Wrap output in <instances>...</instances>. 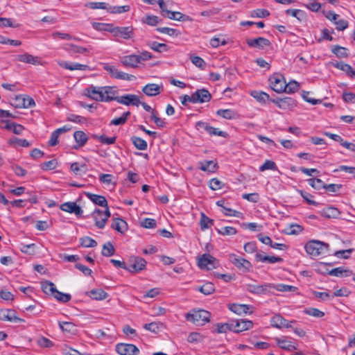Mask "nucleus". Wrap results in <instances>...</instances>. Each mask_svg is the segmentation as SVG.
Listing matches in <instances>:
<instances>
[{"label":"nucleus","mask_w":355,"mask_h":355,"mask_svg":"<svg viewBox=\"0 0 355 355\" xmlns=\"http://www.w3.org/2000/svg\"><path fill=\"white\" fill-rule=\"evenodd\" d=\"M199 164L200 169L203 171L214 173L217 169V164L212 160L200 162Z\"/></svg>","instance_id":"nucleus-25"},{"label":"nucleus","mask_w":355,"mask_h":355,"mask_svg":"<svg viewBox=\"0 0 355 355\" xmlns=\"http://www.w3.org/2000/svg\"><path fill=\"white\" fill-rule=\"evenodd\" d=\"M148 46L155 51L162 53L168 51V46L164 43H159L157 42H149L148 43Z\"/></svg>","instance_id":"nucleus-33"},{"label":"nucleus","mask_w":355,"mask_h":355,"mask_svg":"<svg viewBox=\"0 0 355 355\" xmlns=\"http://www.w3.org/2000/svg\"><path fill=\"white\" fill-rule=\"evenodd\" d=\"M3 123H6V129L12 131L13 133L16 135H21L24 129V128L21 125L15 123L14 122L3 121Z\"/></svg>","instance_id":"nucleus-28"},{"label":"nucleus","mask_w":355,"mask_h":355,"mask_svg":"<svg viewBox=\"0 0 355 355\" xmlns=\"http://www.w3.org/2000/svg\"><path fill=\"white\" fill-rule=\"evenodd\" d=\"M62 211L75 214L76 216H80L83 214V209L75 202H67L62 204L60 207Z\"/></svg>","instance_id":"nucleus-15"},{"label":"nucleus","mask_w":355,"mask_h":355,"mask_svg":"<svg viewBox=\"0 0 355 355\" xmlns=\"http://www.w3.org/2000/svg\"><path fill=\"white\" fill-rule=\"evenodd\" d=\"M331 51L338 58H347L349 55L348 49L338 45L334 46Z\"/></svg>","instance_id":"nucleus-37"},{"label":"nucleus","mask_w":355,"mask_h":355,"mask_svg":"<svg viewBox=\"0 0 355 355\" xmlns=\"http://www.w3.org/2000/svg\"><path fill=\"white\" fill-rule=\"evenodd\" d=\"M0 320L14 322H24V320L16 315L15 311L10 309L1 310Z\"/></svg>","instance_id":"nucleus-18"},{"label":"nucleus","mask_w":355,"mask_h":355,"mask_svg":"<svg viewBox=\"0 0 355 355\" xmlns=\"http://www.w3.org/2000/svg\"><path fill=\"white\" fill-rule=\"evenodd\" d=\"M309 184L315 189H323L324 183L322 180L318 178H311L308 180Z\"/></svg>","instance_id":"nucleus-63"},{"label":"nucleus","mask_w":355,"mask_h":355,"mask_svg":"<svg viewBox=\"0 0 355 355\" xmlns=\"http://www.w3.org/2000/svg\"><path fill=\"white\" fill-rule=\"evenodd\" d=\"M231 325L232 331L239 333L251 329L253 327V323L251 320L239 319L231 320Z\"/></svg>","instance_id":"nucleus-10"},{"label":"nucleus","mask_w":355,"mask_h":355,"mask_svg":"<svg viewBox=\"0 0 355 355\" xmlns=\"http://www.w3.org/2000/svg\"><path fill=\"white\" fill-rule=\"evenodd\" d=\"M278 345L284 349H286L288 351H293L295 349V345L292 343V342L286 340V339H280V338H276L275 339Z\"/></svg>","instance_id":"nucleus-39"},{"label":"nucleus","mask_w":355,"mask_h":355,"mask_svg":"<svg viewBox=\"0 0 355 355\" xmlns=\"http://www.w3.org/2000/svg\"><path fill=\"white\" fill-rule=\"evenodd\" d=\"M121 62L125 67L132 68H136L138 67L139 64H140L138 55L135 54L123 56L121 58Z\"/></svg>","instance_id":"nucleus-20"},{"label":"nucleus","mask_w":355,"mask_h":355,"mask_svg":"<svg viewBox=\"0 0 355 355\" xmlns=\"http://www.w3.org/2000/svg\"><path fill=\"white\" fill-rule=\"evenodd\" d=\"M81 246L84 248H94L97 245V242L89 236H84L80 239Z\"/></svg>","instance_id":"nucleus-45"},{"label":"nucleus","mask_w":355,"mask_h":355,"mask_svg":"<svg viewBox=\"0 0 355 355\" xmlns=\"http://www.w3.org/2000/svg\"><path fill=\"white\" fill-rule=\"evenodd\" d=\"M117 92L110 86L96 87L89 86L84 90V94L89 98L101 102L116 101Z\"/></svg>","instance_id":"nucleus-1"},{"label":"nucleus","mask_w":355,"mask_h":355,"mask_svg":"<svg viewBox=\"0 0 355 355\" xmlns=\"http://www.w3.org/2000/svg\"><path fill=\"white\" fill-rule=\"evenodd\" d=\"M114 37H121L124 40H130L135 37L134 28L132 26H115L110 30Z\"/></svg>","instance_id":"nucleus-5"},{"label":"nucleus","mask_w":355,"mask_h":355,"mask_svg":"<svg viewBox=\"0 0 355 355\" xmlns=\"http://www.w3.org/2000/svg\"><path fill=\"white\" fill-rule=\"evenodd\" d=\"M313 295L318 299L321 301H328L331 300V295L327 292H318V291H312Z\"/></svg>","instance_id":"nucleus-62"},{"label":"nucleus","mask_w":355,"mask_h":355,"mask_svg":"<svg viewBox=\"0 0 355 355\" xmlns=\"http://www.w3.org/2000/svg\"><path fill=\"white\" fill-rule=\"evenodd\" d=\"M246 42L249 46L259 48L260 49H263L265 47L269 46L271 44L268 39L262 37L255 39H248Z\"/></svg>","instance_id":"nucleus-16"},{"label":"nucleus","mask_w":355,"mask_h":355,"mask_svg":"<svg viewBox=\"0 0 355 355\" xmlns=\"http://www.w3.org/2000/svg\"><path fill=\"white\" fill-rule=\"evenodd\" d=\"M196 290L202 293L205 295H209L215 292V286L214 285L210 282H207L205 283L202 286L197 288Z\"/></svg>","instance_id":"nucleus-31"},{"label":"nucleus","mask_w":355,"mask_h":355,"mask_svg":"<svg viewBox=\"0 0 355 355\" xmlns=\"http://www.w3.org/2000/svg\"><path fill=\"white\" fill-rule=\"evenodd\" d=\"M17 59L19 62L33 65H38L41 64L40 58L39 57L33 56L29 53L17 55Z\"/></svg>","instance_id":"nucleus-21"},{"label":"nucleus","mask_w":355,"mask_h":355,"mask_svg":"<svg viewBox=\"0 0 355 355\" xmlns=\"http://www.w3.org/2000/svg\"><path fill=\"white\" fill-rule=\"evenodd\" d=\"M293 322H289L284 319L282 315H274L270 320L271 325L273 327L277 328V329H282V328H289L291 327V323Z\"/></svg>","instance_id":"nucleus-19"},{"label":"nucleus","mask_w":355,"mask_h":355,"mask_svg":"<svg viewBox=\"0 0 355 355\" xmlns=\"http://www.w3.org/2000/svg\"><path fill=\"white\" fill-rule=\"evenodd\" d=\"M88 295L96 300H102L106 299L107 293L102 289H94L87 293Z\"/></svg>","instance_id":"nucleus-32"},{"label":"nucleus","mask_w":355,"mask_h":355,"mask_svg":"<svg viewBox=\"0 0 355 355\" xmlns=\"http://www.w3.org/2000/svg\"><path fill=\"white\" fill-rule=\"evenodd\" d=\"M229 309L238 315H242L249 313L250 306L248 304H231L228 305Z\"/></svg>","instance_id":"nucleus-22"},{"label":"nucleus","mask_w":355,"mask_h":355,"mask_svg":"<svg viewBox=\"0 0 355 355\" xmlns=\"http://www.w3.org/2000/svg\"><path fill=\"white\" fill-rule=\"evenodd\" d=\"M207 132L211 136H220L225 138L227 137V133L226 132L220 130L218 128H214L211 125H209V127L208 128Z\"/></svg>","instance_id":"nucleus-60"},{"label":"nucleus","mask_w":355,"mask_h":355,"mask_svg":"<svg viewBox=\"0 0 355 355\" xmlns=\"http://www.w3.org/2000/svg\"><path fill=\"white\" fill-rule=\"evenodd\" d=\"M131 141L134 146H135V148H137L138 150H145L147 149L148 144L144 139L139 137L133 136L131 137Z\"/></svg>","instance_id":"nucleus-35"},{"label":"nucleus","mask_w":355,"mask_h":355,"mask_svg":"<svg viewBox=\"0 0 355 355\" xmlns=\"http://www.w3.org/2000/svg\"><path fill=\"white\" fill-rule=\"evenodd\" d=\"M209 44L213 48H218L220 45H225L227 41L225 39H221L220 37H214L210 41Z\"/></svg>","instance_id":"nucleus-61"},{"label":"nucleus","mask_w":355,"mask_h":355,"mask_svg":"<svg viewBox=\"0 0 355 355\" xmlns=\"http://www.w3.org/2000/svg\"><path fill=\"white\" fill-rule=\"evenodd\" d=\"M115 252V249L111 242H107L103 245L102 254L105 257H111Z\"/></svg>","instance_id":"nucleus-46"},{"label":"nucleus","mask_w":355,"mask_h":355,"mask_svg":"<svg viewBox=\"0 0 355 355\" xmlns=\"http://www.w3.org/2000/svg\"><path fill=\"white\" fill-rule=\"evenodd\" d=\"M270 15V12L266 9H257L251 12L252 17L264 18Z\"/></svg>","instance_id":"nucleus-55"},{"label":"nucleus","mask_w":355,"mask_h":355,"mask_svg":"<svg viewBox=\"0 0 355 355\" xmlns=\"http://www.w3.org/2000/svg\"><path fill=\"white\" fill-rule=\"evenodd\" d=\"M191 62L198 68L204 69L206 66V63L202 58L198 55H191L190 56Z\"/></svg>","instance_id":"nucleus-53"},{"label":"nucleus","mask_w":355,"mask_h":355,"mask_svg":"<svg viewBox=\"0 0 355 355\" xmlns=\"http://www.w3.org/2000/svg\"><path fill=\"white\" fill-rule=\"evenodd\" d=\"M144 93L147 96H156L160 93V87L157 84H148L142 89Z\"/></svg>","instance_id":"nucleus-24"},{"label":"nucleus","mask_w":355,"mask_h":355,"mask_svg":"<svg viewBox=\"0 0 355 355\" xmlns=\"http://www.w3.org/2000/svg\"><path fill=\"white\" fill-rule=\"evenodd\" d=\"M92 27L95 30L98 31L110 32V30H112V28H113V26L110 24L94 22V23H92Z\"/></svg>","instance_id":"nucleus-48"},{"label":"nucleus","mask_w":355,"mask_h":355,"mask_svg":"<svg viewBox=\"0 0 355 355\" xmlns=\"http://www.w3.org/2000/svg\"><path fill=\"white\" fill-rule=\"evenodd\" d=\"M230 259L231 262L239 270H242L243 272L249 271L252 268L251 263L239 257H237L235 254H231L230 256Z\"/></svg>","instance_id":"nucleus-11"},{"label":"nucleus","mask_w":355,"mask_h":355,"mask_svg":"<svg viewBox=\"0 0 355 355\" xmlns=\"http://www.w3.org/2000/svg\"><path fill=\"white\" fill-rule=\"evenodd\" d=\"M58 64L60 67L70 71H86L89 69V67L88 65L79 63H71L66 61L59 60L58 61Z\"/></svg>","instance_id":"nucleus-17"},{"label":"nucleus","mask_w":355,"mask_h":355,"mask_svg":"<svg viewBox=\"0 0 355 355\" xmlns=\"http://www.w3.org/2000/svg\"><path fill=\"white\" fill-rule=\"evenodd\" d=\"M274 102L279 108L284 110H291L297 105L295 100L291 97L280 98Z\"/></svg>","instance_id":"nucleus-14"},{"label":"nucleus","mask_w":355,"mask_h":355,"mask_svg":"<svg viewBox=\"0 0 355 355\" xmlns=\"http://www.w3.org/2000/svg\"><path fill=\"white\" fill-rule=\"evenodd\" d=\"M57 166L58 162L55 159H53L41 164L40 168L44 171L53 170L57 167Z\"/></svg>","instance_id":"nucleus-51"},{"label":"nucleus","mask_w":355,"mask_h":355,"mask_svg":"<svg viewBox=\"0 0 355 355\" xmlns=\"http://www.w3.org/2000/svg\"><path fill=\"white\" fill-rule=\"evenodd\" d=\"M12 105L16 108H28L35 105V101L28 95L19 94L13 99Z\"/></svg>","instance_id":"nucleus-7"},{"label":"nucleus","mask_w":355,"mask_h":355,"mask_svg":"<svg viewBox=\"0 0 355 355\" xmlns=\"http://www.w3.org/2000/svg\"><path fill=\"white\" fill-rule=\"evenodd\" d=\"M198 266L201 269L208 270L217 268L218 266V260L209 254H204L198 260Z\"/></svg>","instance_id":"nucleus-4"},{"label":"nucleus","mask_w":355,"mask_h":355,"mask_svg":"<svg viewBox=\"0 0 355 355\" xmlns=\"http://www.w3.org/2000/svg\"><path fill=\"white\" fill-rule=\"evenodd\" d=\"M110 216V212L108 207L105 211H101L96 209L92 213V217L95 220V225L97 227L102 229L105 227L107 219Z\"/></svg>","instance_id":"nucleus-6"},{"label":"nucleus","mask_w":355,"mask_h":355,"mask_svg":"<svg viewBox=\"0 0 355 355\" xmlns=\"http://www.w3.org/2000/svg\"><path fill=\"white\" fill-rule=\"evenodd\" d=\"M275 290L282 293H297L298 288L294 286L287 285L284 284H275Z\"/></svg>","instance_id":"nucleus-34"},{"label":"nucleus","mask_w":355,"mask_h":355,"mask_svg":"<svg viewBox=\"0 0 355 355\" xmlns=\"http://www.w3.org/2000/svg\"><path fill=\"white\" fill-rule=\"evenodd\" d=\"M42 288L44 293H45L47 295H51L53 296L54 295V293L57 290L55 288V284L49 281H46L42 283Z\"/></svg>","instance_id":"nucleus-36"},{"label":"nucleus","mask_w":355,"mask_h":355,"mask_svg":"<svg viewBox=\"0 0 355 355\" xmlns=\"http://www.w3.org/2000/svg\"><path fill=\"white\" fill-rule=\"evenodd\" d=\"M210 313L200 309L198 311H193L192 313H187L185 315V319L196 325H203L206 322L209 321Z\"/></svg>","instance_id":"nucleus-3"},{"label":"nucleus","mask_w":355,"mask_h":355,"mask_svg":"<svg viewBox=\"0 0 355 355\" xmlns=\"http://www.w3.org/2000/svg\"><path fill=\"white\" fill-rule=\"evenodd\" d=\"M349 270H345L342 267L335 268L329 272V275L335 277H343L344 275L347 276V274Z\"/></svg>","instance_id":"nucleus-56"},{"label":"nucleus","mask_w":355,"mask_h":355,"mask_svg":"<svg viewBox=\"0 0 355 355\" xmlns=\"http://www.w3.org/2000/svg\"><path fill=\"white\" fill-rule=\"evenodd\" d=\"M214 223V220L207 217L204 213H201L200 225L201 230H205L211 227Z\"/></svg>","instance_id":"nucleus-38"},{"label":"nucleus","mask_w":355,"mask_h":355,"mask_svg":"<svg viewBox=\"0 0 355 355\" xmlns=\"http://www.w3.org/2000/svg\"><path fill=\"white\" fill-rule=\"evenodd\" d=\"M216 114L225 119H235L238 118V114L230 109H220L217 110Z\"/></svg>","instance_id":"nucleus-26"},{"label":"nucleus","mask_w":355,"mask_h":355,"mask_svg":"<svg viewBox=\"0 0 355 355\" xmlns=\"http://www.w3.org/2000/svg\"><path fill=\"white\" fill-rule=\"evenodd\" d=\"M286 88L284 90V92L293 94L297 92L300 88V85L295 80H291L288 83H286Z\"/></svg>","instance_id":"nucleus-43"},{"label":"nucleus","mask_w":355,"mask_h":355,"mask_svg":"<svg viewBox=\"0 0 355 355\" xmlns=\"http://www.w3.org/2000/svg\"><path fill=\"white\" fill-rule=\"evenodd\" d=\"M116 350L120 355H135L139 352L135 345L125 343L116 345Z\"/></svg>","instance_id":"nucleus-13"},{"label":"nucleus","mask_w":355,"mask_h":355,"mask_svg":"<svg viewBox=\"0 0 355 355\" xmlns=\"http://www.w3.org/2000/svg\"><path fill=\"white\" fill-rule=\"evenodd\" d=\"M329 248L328 243L317 240L310 241L304 246L306 252L311 257L325 255L329 252Z\"/></svg>","instance_id":"nucleus-2"},{"label":"nucleus","mask_w":355,"mask_h":355,"mask_svg":"<svg viewBox=\"0 0 355 355\" xmlns=\"http://www.w3.org/2000/svg\"><path fill=\"white\" fill-rule=\"evenodd\" d=\"M286 13L288 15L294 17L299 20H301L304 17V11L299 9H288L286 10Z\"/></svg>","instance_id":"nucleus-58"},{"label":"nucleus","mask_w":355,"mask_h":355,"mask_svg":"<svg viewBox=\"0 0 355 355\" xmlns=\"http://www.w3.org/2000/svg\"><path fill=\"white\" fill-rule=\"evenodd\" d=\"M194 103H204L209 102L211 99V94L206 89H197L192 94Z\"/></svg>","instance_id":"nucleus-12"},{"label":"nucleus","mask_w":355,"mask_h":355,"mask_svg":"<svg viewBox=\"0 0 355 355\" xmlns=\"http://www.w3.org/2000/svg\"><path fill=\"white\" fill-rule=\"evenodd\" d=\"M334 66L336 68L345 71L351 78H354L355 76V71L348 64H345L343 62H339L334 64Z\"/></svg>","instance_id":"nucleus-29"},{"label":"nucleus","mask_w":355,"mask_h":355,"mask_svg":"<svg viewBox=\"0 0 355 355\" xmlns=\"http://www.w3.org/2000/svg\"><path fill=\"white\" fill-rule=\"evenodd\" d=\"M146 261L140 257H130L128 259L127 270L131 272H137L146 268Z\"/></svg>","instance_id":"nucleus-8"},{"label":"nucleus","mask_w":355,"mask_h":355,"mask_svg":"<svg viewBox=\"0 0 355 355\" xmlns=\"http://www.w3.org/2000/svg\"><path fill=\"white\" fill-rule=\"evenodd\" d=\"M275 289V284L266 283L260 284L259 295H270L273 294Z\"/></svg>","instance_id":"nucleus-44"},{"label":"nucleus","mask_w":355,"mask_h":355,"mask_svg":"<svg viewBox=\"0 0 355 355\" xmlns=\"http://www.w3.org/2000/svg\"><path fill=\"white\" fill-rule=\"evenodd\" d=\"M87 196L95 205L105 207V209H107V207H108L107 201L104 196L94 194V193H87Z\"/></svg>","instance_id":"nucleus-23"},{"label":"nucleus","mask_w":355,"mask_h":355,"mask_svg":"<svg viewBox=\"0 0 355 355\" xmlns=\"http://www.w3.org/2000/svg\"><path fill=\"white\" fill-rule=\"evenodd\" d=\"M277 169V165L275 162L272 160H266L265 162L259 167L260 171H264L266 170L276 171Z\"/></svg>","instance_id":"nucleus-52"},{"label":"nucleus","mask_w":355,"mask_h":355,"mask_svg":"<svg viewBox=\"0 0 355 355\" xmlns=\"http://www.w3.org/2000/svg\"><path fill=\"white\" fill-rule=\"evenodd\" d=\"M270 87L277 93H282L286 88V80L281 74H274L269 78Z\"/></svg>","instance_id":"nucleus-9"},{"label":"nucleus","mask_w":355,"mask_h":355,"mask_svg":"<svg viewBox=\"0 0 355 355\" xmlns=\"http://www.w3.org/2000/svg\"><path fill=\"white\" fill-rule=\"evenodd\" d=\"M321 216L325 218H336L340 214L339 210L334 207H327L320 211Z\"/></svg>","instance_id":"nucleus-27"},{"label":"nucleus","mask_w":355,"mask_h":355,"mask_svg":"<svg viewBox=\"0 0 355 355\" xmlns=\"http://www.w3.org/2000/svg\"><path fill=\"white\" fill-rule=\"evenodd\" d=\"M245 289L252 293L256 295H259L260 285L259 284H245L244 285Z\"/></svg>","instance_id":"nucleus-64"},{"label":"nucleus","mask_w":355,"mask_h":355,"mask_svg":"<svg viewBox=\"0 0 355 355\" xmlns=\"http://www.w3.org/2000/svg\"><path fill=\"white\" fill-rule=\"evenodd\" d=\"M53 296L57 300L62 302H67L71 300V295L69 294L63 293L62 292L58 291V290L55 291Z\"/></svg>","instance_id":"nucleus-54"},{"label":"nucleus","mask_w":355,"mask_h":355,"mask_svg":"<svg viewBox=\"0 0 355 355\" xmlns=\"http://www.w3.org/2000/svg\"><path fill=\"white\" fill-rule=\"evenodd\" d=\"M251 95L260 103H266L270 98V96L262 91H254Z\"/></svg>","instance_id":"nucleus-41"},{"label":"nucleus","mask_w":355,"mask_h":355,"mask_svg":"<svg viewBox=\"0 0 355 355\" xmlns=\"http://www.w3.org/2000/svg\"><path fill=\"white\" fill-rule=\"evenodd\" d=\"M217 232L223 236H233L237 233L236 228L230 226L222 227L216 229Z\"/></svg>","instance_id":"nucleus-42"},{"label":"nucleus","mask_w":355,"mask_h":355,"mask_svg":"<svg viewBox=\"0 0 355 355\" xmlns=\"http://www.w3.org/2000/svg\"><path fill=\"white\" fill-rule=\"evenodd\" d=\"M227 331H232L231 321L227 323H218L216 324V331L218 333H226Z\"/></svg>","instance_id":"nucleus-59"},{"label":"nucleus","mask_w":355,"mask_h":355,"mask_svg":"<svg viewBox=\"0 0 355 355\" xmlns=\"http://www.w3.org/2000/svg\"><path fill=\"white\" fill-rule=\"evenodd\" d=\"M111 227L119 232L123 233L127 230V223L123 219L115 218L112 221Z\"/></svg>","instance_id":"nucleus-30"},{"label":"nucleus","mask_w":355,"mask_h":355,"mask_svg":"<svg viewBox=\"0 0 355 355\" xmlns=\"http://www.w3.org/2000/svg\"><path fill=\"white\" fill-rule=\"evenodd\" d=\"M130 114V112H124L121 117L112 119L110 122V125H119L124 124L127 121L128 117Z\"/></svg>","instance_id":"nucleus-49"},{"label":"nucleus","mask_w":355,"mask_h":355,"mask_svg":"<svg viewBox=\"0 0 355 355\" xmlns=\"http://www.w3.org/2000/svg\"><path fill=\"white\" fill-rule=\"evenodd\" d=\"M203 336L198 332H191L187 338V341L190 343H200L202 341Z\"/></svg>","instance_id":"nucleus-57"},{"label":"nucleus","mask_w":355,"mask_h":355,"mask_svg":"<svg viewBox=\"0 0 355 355\" xmlns=\"http://www.w3.org/2000/svg\"><path fill=\"white\" fill-rule=\"evenodd\" d=\"M73 137L79 146H83L87 140V135L83 131H76L73 134Z\"/></svg>","instance_id":"nucleus-47"},{"label":"nucleus","mask_w":355,"mask_h":355,"mask_svg":"<svg viewBox=\"0 0 355 355\" xmlns=\"http://www.w3.org/2000/svg\"><path fill=\"white\" fill-rule=\"evenodd\" d=\"M66 50L73 53H80L84 54L89 52L88 49L85 47L77 46L75 44H67L66 46Z\"/></svg>","instance_id":"nucleus-40"},{"label":"nucleus","mask_w":355,"mask_h":355,"mask_svg":"<svg viewBox=\"0 0 355 355\" xmlns=\"http://www.w3.org/2000/svg\"><path fill=\"white\" fill-rule=\"evenodd\" d=\"M37 345L43 348H51L54 345V343L49 338L41 336L37 340Z\"/></svg>","instance_id":"nucleus-50"}]
</instances>
